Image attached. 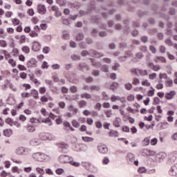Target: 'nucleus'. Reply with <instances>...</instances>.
<instances>
[{
  "mask_svg": "<svg viewBox=\"0 0 177 177\" xmlns=\"http://www.w3.org/2000/svg\"><path fill=\"white\" fill-rule=\"evenodd\" d=\"M165 85L166 86H172V85H174V82L172 81V80H169L165 82Z\"/></svg>",
  "mask_w": 177,
  "mask_h": 177,
  "instance_id": "nucleus-49",
  "label": "nucleus"
},
{
  "mask_svg": "<svg viewBox=\"0 0 177 177\" xmlns=\"http://www.w3.org/2000/svg\"><path fill=\"white\" fill-rule=\"evenodd\" d=\"M37 12L39 15H46V6L43 4L37 5Z\"/></svg>",
  "mask_w": 177,
  "mask_h": 177,
  "instance_id": "nucleus-6",
  "label": "nucleus"
},
{
  "mask_svg": "<svg viewBox=\"0 0 177 177\" xmlns=\"http://www.w3.org/2000/svg\"><path fill=\"white\" fill-rule=\"evenodd\" d=\"M167 51V48H165V46H160V47H159V52L160 53H165V52Z\"/></svg>",
  "mask_w": 177,
  "mask_h": 177,
  "instance_id": "nucleus-47",
  "label": "nucleus"
},
{
  "mask_svg": "<svg viewBox=\"0 0 177 177\" xmlns=\"http://www.w3.org/2000/svg\"><path fill=\"white\" fill-rule=\"evenodd\" d=\"M110 89L112 91H114V89H117L118 88V83L117 82H113L110 85Z\"/></svg>",
  "mask_w": 177,
  "mask_h": 177,
  "instance_id": "nucleus-36",
  "label": "nucleus"
},
{
  "mask_svg": "<svg viewBox=\"0 0 177 177\" xmlns=\"http://www.w3.org/2000/svg\"><path fill=\"white\" fill-rule=\"evenodd\" d=\"M167 115H168L167 120L169 122H172L173 118L171 117L174 115V112H167Z\"/></svg>",
  "mask_w": 177,
  "mask_h": 177,
  "instance_id": "nucleus-38",
  "label": "nucleus"
},
{
  "mask_svg": "<svg viewBox=\"0 0 177 177\" xmlns=\"http://www.w3.org/2000/svg\"><path fill=\"white\" fill-rule=\"evenodd\" d=\"M33 159L37 162H42L44 155L41 153H35L32 155Z\"/></svg>",
  "mask_w": 177,
  "mask_h": 177,
  "instance_id": "nucleus-10",
  "label": "nucleus"
},
{
  "mask_svg": "<svg viewBox=\"0 0 177 177\" xmlns=\"http://www.w3.org/2000/svg\"><path fill=\"white\" fill-rule=\"evenodd\" d=\"M19 77H20V78H22V80H26L27 78V73H26L24 72H21L19 74Z\"/></svg>",
  "mask_w": 177,
  "mask_h": 177,
  "instance_id": "nucleus-59",
  "label": "nucleus"
},
{
  "mask_svg": "<svg viewBox=\"0 0 177 177\" xmlns=\"http://www.w3.org/2000/svg\"><path fill=\"white\" fill-rule=\"evenodd\" d=\"M15 154L18 156H26L27 155V149L23 147H18L15 149Z\"/></svg>",
  "mask_w": 177,
  "mask_h": 177,
  "instance_id": "nucleus-3",
  "label": "nucleus"
},
{
  "mask_svg": "<svg viewBox=\"0 0 177 177\" xmlns=\"http://www.w3.org/2000/svg\"><path fill=\"white\" fill-rule=\"evenodd\" d=\"M26 129H27V132H29V133H33L36 130V129L35 128V126H32V125L27 126Z\"/></svg>",
  "mask_w": 177,
  "mask_h": 177,
  "instance_id": "nucleus-28",
  "label": "nucleus"
},
{
  "mask_svg": "<svg viewBox=\"0 0 177 177\" xmlns=\"http://www.w3.org/2000/svg\"><path fill=\"white\" fill-rule=\"evenodd\" d=\"M58 147L62 149H68V145L66 143H61L59 145H58Z\"/></svg>",
  "mask_w": 177,
  "mask_h": 177,
  "instance_id": "nucleus-41",
  "label": "nucleus"
},
{
  "mask_svg": "<svg viewBox=\"0 0 177 177\" xmlns=\"http://www.w3.org/2000/svg\"><path fill=\"white\" fill-rule=\"evenodd\" d=\"M82 99H92V95L91 94H88L86 93L81 94Z\"/></svg>",
  "mask_w": 177,
  "mask_h": 177,
  "instance_id": "nucleus-32",
  "label": "nucleus"
},
{
  "mask_svg": "<svg viewBox=\"0 0 177 177\" xmlns=\"http://www.w3.org/2000/svg\"><path fill=\"white\" fill-rule=\"evenodd\" d=\"M150 141L151 140L149 138H146L143 140V144L145 146H149Z\"/></svg>",
  "mask_w": 177,
  "mask_h": 177,
  "instance_id": "nucleus-53",
  "label": "nucleus"
},
{
  "mask_svg": "<svg viewBox=\"0 0 177 177\" xmlns=\"http://www.w3.org/2000/svg\"><path fill=\"white\" fill-rule=\"evenodd\" d=\"M131 73H133L135 75L139 76H145V75H149V73H147V70L143 69H139V68H133L131 70Z\"/></svg>",
  "mask_w": 177,
  "mask_h": 177,
  "instance_id": "nucleus-2",
  "label": "nucleus"
},
{
  "mask_svg": "<svg viewBox=\"0 0 177 177\" xmlns=\"http://www.w3.org/2000/svg\"><path fill=\"white\" fill-rule=\"evenodd\" d=\"M113 126L116 128H119L120 127V118H116V120L113 122Z\"/></svg>",
  "mask_w": 177,
  "mask_h": 177,
  "instance_id": "nucleus-25",
  "label": "nucleus"
},
{
  "mask_svg": "<svg viewBox=\"0 0 177 177\" xmlns=\"http://www.w3.org/2000/svg\"><path fill=\"white\" fill-rule=\"evenodd\" d=\"M153 62H155V63H167V59H165L164 57L157 56L154 58Z\"/></svg>",
  "mask_w": 177,
  "mask_h": 177,
  "instance_id": "nucleus-14",
  "label": "nucleus"
},
{
  "mask_svg": "<svg viewBox=\"0 0 177 177\" xmlns=\"http://www.w3.org/2000/svg\"><path fill=\"white\" fill-rule=\"evenodd\" d=\"M40 28H41V30H43L44 31H45V30H46V28H48V24H41L40 25Z\"/></svg>",
  "mask_w": 177,
  "mask_h": 177,
  "instance_id": "nucleus-62",
  "label": "nucleus"
},
{
  "mask_svg": "<svg viewBox=\"0 0 177 177\" xmlns=\"http://www.w3.org/2000/svg\"><path fill=\"white\" fill-rule=\"evenodd\" d=\"M30 80H32V82H34L35 85H37V86H39V85H41V82L38 81L37 78L34 77V75H30Z\"/></svg>",
  "mask_w": 177,
  "mask_h": 177,
  "instance_id": "nucleus-18",
  "label": "nucleus"
},
{
  "mask_svg": "<svg viewBox=\"0 0 177 177\" xmlns=\"http://www.w3.org/2000/svg\"><path fill=\"white\" fill-rule=\"evenodd\" d=\"M97 149H98V152L101 154H106L108 151L107 146L104 144H99L97 146Z\"/></svg>",
  "mask_w": 177,
  "mask_h": 177,
  "instance_id": "nucleus-4",
  "label": "nucleus"
},
{
  "mask_svg": "<svg viewBox=\"0 0 177 177\" xmlns=\"http://www.w3.org/2000/svg\"><path fill=\"white\" fill-rule=\"evenodd\" d=\"M82 39H84V34L78 33L76 35V41H82Z\"/></svg>",
  "mask_w": 177,
  "mask_h": 177,
  "instance_id": "nucleus-40",
  "label": "nucleus"
},
{
  "mask_svg": "<svg viewBox=\"0 0 177 177\" xmlns=\"http://www.w3.org/2000/svg\"><path fill=\"white\" fill-rule=\"evenodd\" d=\"M63 124L64 126V131H75V129H73L72 127V126H70V123H68V122H64Z\"/></svg>",
  "mask_w": 177,
  "mask_h": 177,
  "instance_id": "nucleus-15",
  "label": "nucleus"
},
{
  "mask_svg": "<svg viewBox=\"0 0 177 177\" xmlns=\"http://www.w3.org/2000/svg\"><path fill=\"white\" fill-rule=\"evenodd\" d=\"M97 92L100 91V87L99 86H90V92H93V91Z\"/></svg>",
  "mask_w": 177,
  "mask_h": 177,
  "instance_id": "nucleus-24",
  "label": "nucleus"
},
{
  "mask_svg": "<svg viewBox=\"0 0 177 177\" xmlns=\"http://www.w3.org/2000/svg\"><path fill=\"white\" fill-rule=\"evenodd\" d=\"M143 53H136V57L137 58V59H143Z\"/></svg>",
  "mask_w": 177,
  "mask_h": 177,
  "instance_id": "nucleus-63",
  "label": "nucleus"
},
{
  "mask_svg": "<svg viewBox=\"0 0 177 177\" xmlns=\"http://www.w3.org/2000/svg\"><path fill=\"white\" fill-rule=\"evenodd\" d=\"M42 123L48 124V126L51 127L53 125V122H51V120L49 118H45L41 120Z\"/></svg>",
  "mask_w": 177,
  "mask_h": 177,
  "instance_id": "nucleus-27",
  "label": "nucleus"
},
{
  "mask_svg": "<svg viewBox=\"0 0 177 177\" xmlns=\"http://www.w3.org/2000/svg\"><path fill=\"white\" fill-rule=\"evenodd\" d=\"M149 80H156V78H157V73H152V74H150L149 75Z\"/></svg>",
  "mask_w": 177,
  "mask_h": 177,
  "instance_id": "nucleus-58",
  "label": "nucleus"
},
{
  "mask_svg": "<svg viewBox=\"0 0 177 177\" xmlns=\"http://www.w3.org/2000/svg\"><path fill=\"white\" fill-rule=\"evenodd\" d=\"M118 133L115 130H110L109 131V137L110 138H118Z\"/></svg>",
  "mask_w": 177,
  "mask_h": 177,
  "instance_id": "nucleus-17",
  "label": "nucleus"
},
{
  "mask_svg": "<svg viewBox=\"0 0 177 177\" xmlns=\"http://www.w3.org/2000/svg\"><path fill=\"white\" fill-rule=\"evenodd\" d=\"M11 171L12 173L20 174V169H18L17 167L14 166V167H12V168H11Z\"/></svg>",
  "mask_w": 177,
  "mask_h": 177,
  "instance_id": "nucleus-43",
  "label": "nucleus"
},
{
  "mask_svg": "<svg viewBox=\"0 0 177 177\" xmlns=\"http://www.w3.org/2000/svg\"><path fill=\"white\" fill-rule=\"evenodd\" d=\"M148 66L153 71H160V70H161V66H160V65H154L153 62H149Z\"/></svg>",
  "mask_w": 177,
  "mask_h": 177,
  "instance_id": "nucleus-11",
  "label": "nucleus"
},
{
  "mask_svg": "<svg viewBox=\"0 0 177 177\" xmlns=\"http://www.w3.org/2000/svg\"><path fill=\"white\" fill-rule=\"evenodd\" d=\"M120 67H121V65H120L119 63L115 62L113 66H112V68L115 71H118V70H120Z\"/></svg>",
  "mask_w": 177,
  "mask_h": 177,
  "instance_id": "nucleus-30",
  "label": "nucleus"
},
{
  "mask_svg": "<svg viewBox=\"0 0 177 177\" xmlns=\"http://www.w3.org/2000/svg\"><path fill=\"white\" fill-rule=\"evenodd\" d=\"M11 161H12V162H14L15 164H18V165H20L22 162L21 160L17 159V158L14 156L12 157H11Z\"/></svg>",
  "mask_w": 177,
  "mask_h": 177,
  "instance_id": "nucleus-29",
  "label": "nucleus"
},
{
  "mask_svg": "<svg viewBox=\"0 0 177 177\" xmlns=\"http://www.w3.org/2000/svg\"><path fill=\"white\" fill-rule=\"evenodd\" d=\"M159 78L160 80H167L168 78V75H167V73H160Z\"/></svg>",
  "mask_w": 177,
  "mask_h": 177,
  "instance_id": "nucleus-46",
  "label": "nucleus"
},
{
  "mask_svg": "<svg viewBox=\"0 0 177 177\" xmlns=\"http://www.w3.org/2000/svg\"><path fill=\"white\" fill-rule=\"evenodd\" d=\"M72 157H70L66 155H61L59 157H58V161H59V163L62 164H66V162H73Z\"/></svg>",
  "mask_w": 177,
  "mask_h": 177,
  "instance_id": "nucleus-1",
  "label": "nucleus"
},
{
  "mask_svg": "<svg viewBox=\"0 0 177 177\" xmlns=\"http://www.w3.org/2000/svg\"><path fill=\"white\" fill-rule=\"evenodd\" d=\"M21 50L22 52H24V53H26V55H28V53H30V47L27 46H24L21 48Z\"/></svg>",
  "mask_w": 177,
  "mask_h": 177,
  "instance_id": "nucleus-26",
  "label": "nucleus"
},
{
  "mask_svg": "<svg viewBox=\"0 0 177 177\" xmlns=\"http://www.w3.org/2000/svg\"><path fill=\"white\" fill-rule=\"evenodd\" d=\"M32 50L33 52H39L41 50V44L37 41L32 42Z\"/></svg>",
  "mask_w": 177,
  "mask_h": 177,
  "instance_id": "nucleus-8",
  "label": "nucleus"
},
{
  "mask_svg": "<svg viewBox=\"0 0 177 177\" xmlns=\"http://www.w3.org/2000/svg\"><path fill=\"white\" fill-rule=\"evenodd\" d=\"M90 55H91V56H94V57H97V58L103 57V56H104V55H103L100 53H98L97 51H95L93 50H90Z\"/></svg>",
  "mask_w": 177,
  "mask_h": 177,
  "instance_id": "nucleus-13",
  "label": "nucleus"
},
{
  "mask_svg": "<svg viewBox=\"0 0 177 177\" xmlns=\"http://www.w3.org/2000/svg\"><path fill=\"white\" fill-rule=\"evenodd\" d=\"M90 60L91 61L92 65L94 67H96L97 68H99L100 67H102V64L100 62H96L94 59H90Z\"/></svg>",
  "mask_w": 177,
  "mask_h": 177,
  "instance_id": "nucleus-19",
  "label": "nucleus"
},
{
  "mask_svg": "<svg viewBox=\"0 0 177 177\" xmlns=\"http://www.w3.org/2000/svg\"><path fill=\"white\" fill-rule=\"evenodd\" d=\"M21 97H30V95L29 93H21Z\"/></svg>",
  "mask_w": 177,
  "mask_h": 177,
  "instance_id": "nucleus-64",
  "label": "nucleus"
},
{
  "mask_svg": "<svg viewBox=\"0 0 177 177\" xmlns=\"http://www.w3.org/2000/svg\"><path fill=\"white\" fill-rule=\"evenodd\" d=\"M0 46H1V48H6V46H8V43L3 39H1L0 40Z\"/></svg>",
  "mask_w": 177,
  "mask_h": 177,
  "instance_id": "nucleus-42",
  "label": "nucleus"
},
{
  "mask_svg": "<svg viewBox=\"0 0 177 177\" xmlns=\"http://www.w3.org/2000/svg\"><path fill=\"white\" fill-rule=\"evenodd\" d=\"M53 70H60V64H54L52 65Z\"/></svg>",
  "mask_w": 177,
  "mask_h": 177,
  "instance_id": "nucleus-52",
  "label": "nucleus"
},
{
  "mask_svg": "<svg viewBox=\"0 0 177 177\" xmlns=\"http://www.w3.org/2000/svg\"><path fill=\"white\" fill-rule=\"evenodd\" d=\"M165 44L167 45L168 46H173L174 42H172V40H171V38H168L165 41Z\"/></svg>",
  "mask_w": 177,
  "mask_h": 177,
  "instance_id": "nucleus-35",
  "label": "nucleus"
},
{
  "mask_svg": "<svg viewBox=\"0 0 177 177\" xmlns=\"http://www.w3.org/2000/svg\"><path fill=\"white\" fill-rule=\"evenodd\" d=\"M138 172L140 174H145L146 172V169L145 167H140L138 169Z\"/></svg>",
  "mask_w": 177,
  "mask_h": 177,
  "instance_id": "nucleus-57",
  "label": "nucleus"
},
{
  "mask_svg": "<svg viewBox=\"0 0 177 177\" xmlns=\"http://www.w3.org/2000/svg\"><path fill=\"white\" fill-rule=\"evenodd\" d=\"M55 174L58 176H61L63 174H64V169H63L62 168H58V169H55Z\"/></svg>",
  "mask_w": 177,
  "mask_h": 177,
  "instance_id": "nucleus-34",
  "label": "nucleus"
},
{
  "mask_svg": "<svg viewBox=\"0 0 177 177\" xmlns=\"http://www.w3.org/2000/svg\"><path fill=\"white\" fill-rule=\"evenodd\" d=\"M8 63L12 67H16V61L13 60V59H10Z\"/></svg>",
  "mask_w": 177,
  "mask_h": 177,
  "instance_id": "nucleus-50",
  "label": "nucleus"
},
{
  "mask_svg": "<svg viewBox=\"0 0 177 177\" xmlns=\"http://www.w3.org/2000/svg\"><path fill=\"white\" fill-rule=\"evenodd\" d=\"M10 176V173H8V172H6V171H2L1 172V174H0V176H1V177H6V176Z\"/></svg>",
  "mask_w": 177,
  "mask_h": 177,
  "instance_id": "nucleus-61",
  "label": "nucleus"
},
{
  "mask_svg": "<svg viewBox=\"0 0 177 177\" xmlns=\"http://www.w3.org/2000/svg\"><path fill=\"white\" fill-rule=\"evenodd\" d=\"M57 3L60 5V6H64L66 5V0H57Z\"/></svg>",
  "mask_w": 177,
  "mask_h": 177,
  "instance_id": "nucleus-56",
  "label": "nucleus"
},
{
  "mask_svg": "<svg viewBox=\"0 0 177 177\" xmlns=\"http://www.w3.org/2000/svg\"><path fill=\"white\" fill-rule=\"evenodd\" d=\"M175 96H176V91H171L170 92L166 93L165 97L167 100H172V99H174V97H175Z\"/></svg>",
  "mask_w": 177,
  "mask_h": 177,
  "instance_id": "nucleus-7",
  "label": "nucleus"
},
{
  "mask_svg": "<svg viewBox=\"0 0 177 177\" xmlns=\"http://www.w3.org/2000/svg\"><path fill=\"white\" fill-rule=\"evenodd\" d=\"M149 144H150V145H151V146H156V144H158V139H156V138H153V139H151V140H150V142H149Z\"/></svg>",
  "mask_w": 177,
  "mask_h": 177,
  "instance_id": "nucleus-44",
  "label": "nucleus"
},
{
  "mask_svg": "<svg viewBox=\"0 0 177 177\" xmlns=\"http://www.w3.org/2000/svg\"><path fill=\"white\" fill-rule=\"evenodd\" d=\"M39 139H41V140H48V133H39Z\"/></svg>",
  "mask_w": 177,
  "mask_h": 177,
  "instance_id": "nucleus-20",
  "label": "nucleus"
},
{
  "mask_svg": "<svg viewBox=\"0 0 177 177\" xmlns=\"http://www.w3.org/2000/svg\"><path fill=\"white\" fill-rule=\"evenodd\" d=\"M169 176H177V164L173 165L169 169Z\"/></svg>",
  "mask_w": 177,
  "mask_h": 177,
  "instance_id": "nucleus-12",
  "label": "nucleus"
},
{
  "mask_svg": "<svg viewBox=\"0 0 177 177\" xmlns=\"http://www.w3.org/2000/svg\"><path fill=\"white\" fill-rule=\"evenodd\" d=\"M82 140L85 142H92L94 141V138L88 136H82Z\"/></svg>",
  "mask_w": 177,
  "mask_h": 177,
  "instance_id": "nucleus-23",
  "label": "nucleus"
},
{
  "mask_svg": "<svg viewBox=\"0 0 177 177\" xmlns=\"http://www.w3.org/2000/svg\"><path fill=\"white\" fill-rule=\"evenodd\" d=\"M111 102H121V103H127V100L125 99L124 97H120L117 95H112L111 97Z\"/></svg>",
  "mask_w": 177,
  "mask_h": 177,
  "instance_id": "nucleus-5",
  "label": "nucleus"
},
{
  "mask_svg": "<svg viewBox=\"0 0 177 177\" xmlns=\"http://www.w3.org/2000/svg\"><path fill=\"white\" fill-rule=\"evenodd\" d=\"M132 84H133V85H139V84H140V80L139 79L135 77L133 80Z\"/></svg>",
  "mask_w": 177,
  "mask_h": 177,
  "instance_id": "nucleus-51",
  "label": "nucleus"
},
{
  "mask_svg": "<svg viewBox=\"0 0 177 177\" xmlns=\"http://www.w3.org/2000/svg\"><path fill=\"white\" fill-rule=\"evenodd\" d=\"M5 123L8 124H12L18 123V122H14V121H12V119L8 118L5 120Z\"/></svg>",
  "mask_w": 177,
  "mask_h": 177,
  "instance_id": "nucleus-39",
  "label": "nucleus"
},
{
  "mask_svg": "<svg viewBox=\"0 0 177 177\" xmlns=\"http://www.w3.org/2000/svg\"><path fill=\"white\" fill-rule=\"evenodd\" d=\"M37 59L35 58H31L27 63L26 66L28 68H31L32 67H37Z\"/></svg>",
  "mask_w": 177,
  "mask_h": 177,
  "instance_id": "nucleus-9",
  "label": "nucleus"
},
{
  "mask_svg": "<svg viewBox=\"0 0 177 177\" xmlns=\"http://www.w3.org/2000/svg\"><path fill=\"white\" fill-rule=\"evenodd\" d=\"M50 52V48L48 46L44 47L43 48V53L48 54Z\"/></svg>",
  "mask_w": 177,
  "mask_h": 177,
  "instance_id": "nucleus-60",
  "label": "nucleus"
},
{
  "mask_svg": "<svg viewBox=\"0 0 177 177\" xmlns=\"http://www.w3.org/2000/svg\"><path fill=\"white\" fill-rule=\"evenodd\" d=\"M12 22L14 26H19V24H20V20H19L16 18L12 19Z\"/></svg>",
  "mask_w": 177,
  "mask_h": 177,
  "instance_id": "nucleus-48",
  "label": "nucleus"
},
{
  "mask_svg": "<svg viewBox=\"0 0 177 177\" xmlns=\"http://www.w3.org/2000/svg\"><path fill=\"white\" fill-rule=\"evenodd\" d=\"M12 136V129H5L3 130V136L5 137H11Z\"/></svg>",
  "mask_w": 177,
  "mask_h": 177,
  "instance_id": "nucleus-16",
  "label": "nucleus"
},
{
  "mask_svg": "<svg viewBox=\"0 0 177 177\" xmlns=\"http://www.w3.org/2000/svg\"><path fill=\"white\" fill-rule=\"evenodd\" d=\"M7 103H8V104H10L11 106L15 104L16 103V100H15V97H9L7 99Z\"/></svg>",
  "mask_w": 177,
  "mask_h": 177,
  "instance_id": "nucleus-21",
  "label": "nucleus"
},
{
  "mask_svg": "<svg viewBox=\"0 0 177 177\" xmlns=\"http://www.w3.org/2000/svg\"><path fill=\"white\" fill-rule=\"evenodd\" d=\"M80 67L81 70H82V71H85V70H87V71H88L89 70V67H88V66H86V64L84 63L80 64Z\"/></svg>",
  "mask_w": 177,
  "mask_h": 177,
  "instance_id": "nucleus-31",
  "label": "nucleus"
},
{
  "mask_svg": "<svg viewBox=\"0 0 177 177\" xmlns=\"http://www.w3.org/2000/svg\"><path fill=\"white\" fill-rule=\"evenodd\" d=\"M29 35L30 37H32V38H37V37H38V32L35 30H30Z\"/></svg>",
  "mask_w": 177,
  "mask_h": 177,
  "instance_id": "nucleus-33",
  "label": "nucleus"
},
{
  "mask_svg": "<svg viewBox=\"0 0 177 177\" xmlns=\"http://www.w3.org/2000/svg\"><path fill=\"white\" fill-rule=\"evenodd\" d=\"M134 155L132 153H128V155L127 156V161H128L129 162H134Z\"/></svg>",
  "mask_w": 177,
  "mask_h": 177,
  "instance_id": "nucleus-22",
  "label": "nucleus"
},
{
  "mask_svg": "<svg viewBox=\"0 0 177 177\" xmlns=\"http://www.w3.org/2000/svg\"><path fill=\"white\" fill-rule=\"evenodd\" d=\"M30 145H32V146L39 145V140L35 138V139L30 140Z\"/></svg>",
  "mask_w": 177,
  "mask_h": 177,
  "instance_id": "nucleus-37",
  "label": "nucleus"
},
{
  "mask_svg": "<svg viewBox=\"0 0 177 177\" xmlns=\"http://www.w3.org/2000/svg\"><path fill=\"white\" fill-rule=\"evenodd\" d=\"M102 71H104V73H109V66L103 65L102 66Z\"/></svg>",
  "mask_w": 177,
  "mask_h": 177,
  "instance_id": "nucleus-55",
  "label": "nucleus"
},
{
  "mask_svg": "<svg viewBox=\"0 0 177 177\" xmlns=\"http://www.w3.org/2000/svg\"><path fill=\"white\" fill-rule=\"evenodd\" d=\"M36 172H37V174H39L40 175H44V169H42L41 167H36Z\"/></svg>",
  "mask_w": 177,
  "mask_h": 177,
  "instance_id": "nucleus-45",
  "label": "nucleus"
},
{
  "mask_svg": "<svg viewBox=\"0 0 177 177\" xmlns=\"http://www.w3.org/2000/svg\"><path fill=\"white\" fill-rule=\"evenodd\" d=\"M124 87L127 91H131V89H132V84L131 83H127L124 84Z\"/></svg>",
  "mask_w": 177,
  "mask_h": 177,
  "instance_id": "nucleus-54",
  "label": "nucleus"
}]
</instances>
